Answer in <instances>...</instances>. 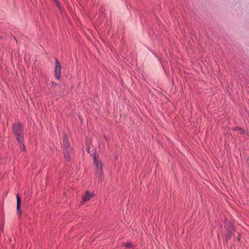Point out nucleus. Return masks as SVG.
I'll return each mask as SVG.
<instances>
[{
	"instance_id": "nucleus-1",
	"label": "nucleus",
	"mask_w": 249,
	"mask_h": 249,
	"mask_svg": "<svg viewBox=\"0 0 249 249\" xmlns=\"http://www.w3.org/2000/svg\"><path fill=\"white\" fill-rule=\"evenodd\" d=\"M13 132L15 134L19 143H22L23 142V132L21 128L20 124H15L13 125Z\"/></svg>"
},
{
	"instance_id": "nucleus-2",
	"label": "nucleus",
	"mask_w": 249,
	"mask_h": 249,
	"mask_svg": "<svg viewBox=\"0 0 249 249\" xmlns=\"http://www.w3.org/2000/svg\"><path fill=\"white\" fill-rule=\"evenodd\" d=\"M94 161L96 167L97 177L99 181H102L104 178V175L102 171V164L96 156L94 157Z\"/></svg>"
},
{
	"instance_id": "nucleus-3",
	"label": "nucleus",
	"mask_w": 249,
	"mask_h": 249,
	"mask_svg": "<svg viewBox=\"0 0 249 249\" xmlns=\"http://www.w3.org/2000/svg\"><path fill=\"white\" fill-rule=\"evenodd\" d=\"M226 227H227V233L226 234V240L228 242V240L231 238V236L233 234L235 231L233 226L230 222H228Z\"/></svg>"
},
{
	"instance_id": "nucleus-4",
	"label": "nucleus",
	"mask_w": 249,
	"mask_h": 249,
	"mask_svg": "<svg viewBox=\"0 0 249 249\" xmlns=\"http://www.w3.org/2000/svg\"><path fill=\"white\" fill-rule=\"evenodd\" d=\"M54 73L55 78L57 79H59L61 76V66L59 61L57 59H55Z\"/></svg>"
},
{
	"instance_id": "nucleus-5",
	"label": "nucleus",
	"mask_w": 249,
	"mask_h": 249,
	"mask_svg": "<svg viewBox=\"0 0 249 249\" xmlns=\"http://www.w3.org/2000/svg\"><path fill=\"white\" fill-rule=\"evenodd\" d=\"M93 197V194H90L89 191H86L83 196L81 203L83 204L84 202L89 200Z\"/></svg>"
},
{
	"instance_id": "nucleus-6",
	"label": "nucleus",
	"mask_w": 249,
	"mask_h": 249,
	"mask_svg": "<svg viewBox=\"0 0 249 249\" xmlns=\"http://www.w3.org/2000/svg\"><path fill=\"white\" fill-rule=\"evenodd\" d=\"M17 210L18 214L20 213L21 199L19 195H17Z\"/></svg>"
},
{
	"instance_id": "nucleus-7",
	"label": "nucleus",
	"mask_w": 249,
	"mask_h": 249,
	"mask_svg": "<svg viewBox=\"0 0 249 249\" xmlns=\"http://www.w3.org/2000/svg\"><path fill=\"white\" fill-rule=\"evenodd\" d=\"M69 145H70V144H69L68 137L66 135H65L64 136V139H63V146L64 147V149L70 148L69 147Z\"/></svg>"
},
{
	"instance_id": "nucleus-8",
	"label": "nucleus",
	"mask_w": 249,
	"mask_h": 249,
	"mask_svg": "<svg viewBox=\"0 0 249 249\" xmlns=\"http://www.w3.org/2000/svg\"><path fill=\"white\" fill-rule=\"evenodd\" d=\"M71 151V148H68L64 149V155L65 159L69 161L70 160V152Z\"/></svg>"
},
{
	"instance_id": "nucleus-9",
	"label": "nucleus",
	"mask_w": 249,
	"mask_h": 249,
	"mask_svg": "<svg viewBox=\"0 0 249 249\" xmlns=\"http://www.w3.org/2000/svg\"><path fill=\"white\" fill-rule=\"evenodd\" d=\"M235 131H238L240 132V133L243 134L245 133V131L243 129H242L240 127H236L234 129Z\"/></svg>"
},
{
	"instance_id": "nucleus-10",
	"label": "nucleus",
	"mask_w": 249,
	"mask_h": 249,
	"mask_svg": "<svg viewBox=\"0 0 249 249\" xmlns=\"http://www.w3.org/2000/svg\"><path fill=\"white\" fill-rule=\"evenodd\" d=\"M23 141L22 142V143H20L21 144L20 145V149L22 151L25 150V147L24 144H23Z\"/></svg>"
},
{
	"instance_id": "nucleus-11",
	"label": "nucleus",
	"mask_w": 249,
	"mask_h": 249,
	"mask_svg": "<svg viewBox=\"0 0 249 249\" xmlns=\"http://www.w3.org/2000/svg\"><path fill=\"white\" fill-rule=\"evenodd\" d=\"M126 248H131L132 247V244L131 243H127L125 245Z\"/></svg>"
},
{
	"instance_id": "nucleus-12",
	"label": "nucleus",
	"mask_w": 249,
	"mask_h": 249,
	"mask_svg": "<svg viewBox=\"0 0 249 249\" xmlns=\"http://www.w3.org/2000/svg\"><path fill=\"white\" fill-rule=\"evenodd\" d=\"M238 240H240V237L238 238Z\"/></svg>"
}]
</instances>
